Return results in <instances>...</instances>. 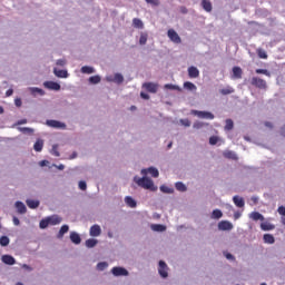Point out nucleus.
Returning a JSON list of instances; mask_svg holds the SVG:
<instances>
[{
    "instance_id": "48",
    "label": "nucleus",
    "mask_w": 285,
    "mask_h": 285,
    "mask_svg": "<svg viewBox=\"0 0 285 285\" xmlns=\"http://www.w3.org/2000/svg\"><path fill=\"white\" fill-rule=\"evenodd\" d=\"M147 41H148V35L142 33V35L140 36V39H139L140 46H146Z\"/></svg>"
},
{
    "instance_id": "52",
    "label": "nucleus",
    "mask_w": 285,
    "mask_h": 285,
    "mask_svg": "<svg viewBox=\"0 0 285 285\" xmlns=\"http://www.w3.org/2000/svg\"><path fill=\"white\" fill-rule=\"evenodd\" d=\"M145 1L146 3H149L150 6H155V7L159 6L160 3L159 0H145Z\"/></svg>"
},
{
    "instance_id": "39",
    "label": "nucleus",
    "mask_w": 285,
    "mask_h": 285,
    "mask_svg": "<svg viewBox=\"0 0 285 285\" xmlns=\"http://www.w3.org/2000/svg\"><path fill=\"white\" fill-rule=\"evenodd\" d=\"M166 90H178V92H181V88L179 86L173 85V83H167L165 85Z\"/></svg>"
},
{
    "instance_id": "13",
    "label": "nucleus",
    "mask_w": 285,
    "mask_h": 285,
    "mask_svg": "<svg viewBox=\"0 0 285 285\" xmlns=\"http://www.w3.org/2000/svg\"><path fill=\"white\" fill-rule=\"evenodd\" d=\"M1 259L3 264H7V266H14V264H17V261L14 259V257L10 255H3Z\"/></svg>"
},
{
    "instance_id": "38",
    "label": "nucleus",
    "mask_w": 285,
    "mask_h": 285,
    "mask_svg": "<svg viewBox=\"0 0 285 285\" xmlns=\"http://www.w3.org/2000/svg\"><path fill=\"white\" fill-rule=\"evenodd\" d=\"M184 88L186 90H197V86H195V83L190 82V81H186L184 82Z\"/></svg>"
},
{
    "instance_id": "50",
    "label": "nucleus",
    "mask_w": 285,
    "mask_h": 285,
    "mask_svg": "<svg viewBox=\"0 0 285 285\" xmlns=\"http://www.w3.org/2000/svg\"><path fill=\"white\" fill-rule=\"evenodd\" d=\"M217 141H219V137H217V136H212L209 138L210 146H216Z\"/></svg>"
},
{
    "instance_id": "36",
    "label": "nucleus",
    "mask_w": 285,
    "mask_h": 285,
    "mask_svg": "<svg viewBox=\"0 0 285 285\" xmlns=\"http://www.w3.org/2000/svg\"><path fill=\"white\" fill-rule=\"evenodd\" d=\"M256 52L259 59H268V53H266V50L259 48L256 50Z\"/></svg>"
},
{
    "instance_id": "34",
    "label": "nucleus",
    "mask_w": 285,
    "mask_h": 285,
    "mask_svg": "<svg viewBox=\"0 0 285 285\" xmlns=\"http://www.w3.org/2000/svg\"><path fill=\"white\" fill-rule=\"evenodd\" d=\"M27 206L29 208H39V200L28 199Z\"/></svg>"
},
{
    "instance_id": "16",
    "label": "nucleus",
    "mask_w": 285,
    "mask_h": 285,
    "mask_svg": "<svg viewBox=\"0 0 285 285\" xmlns=\"http://www.w3.org/2000/svg\"><path fill=\"white\" fill-rule=\"evenodd\" d=\"M249 218L253 219V222H264V215L259 212H253L249 214Z\"/></svg>"
},
{
    "instance_id": "44",
    "label": "nucleus",
    "mask_w": 285,
    "mask_h": 285,
    "mask_svg": "<svg viewBox=\"0 0 285 285\" xmlns=\"http://www.w3.org/2000/svg\"><path fill=\"white\" fill-rule=\"evenodd\" d=\"M10 244V238L8 236H2L0 238V246H8Z\"/></svg>"
},
{
    "instance_id": "31",
    "label": "nucleus",
    "mask_w": 285,
    "mask_h": 285,
    "mask_svg": "<svg viewBox=\"0 0 285 285\" xmlns=\"http://www.w3.org/2000/svg\"><path fill=\"white\" fill-rule=\"evenodd\" d=\"M261 228L262 230H275V225L271 223H262Z\"/></svg>"
},
{
    "instance_id": "1",
    "label": "nucleus",
    "mask_w": 285,
    "mask_h": 285,
    "mask_svg": "<svg viewBox=\"0 0 285 285\" xmlns=\"http://www.w3.org/2000/svg\"><path fill=\"white\" fill-rule=\"evenodd\" d=\"M134 181H136V184L140 186V188H145L146 190H157V187H155V183L153 181V179L148 177H142V178L135 177Z\"/></svg>"
},
{
    "instance_id": "10",
    "label": "nucleus",
    "mask_w": 285,
    "mask_h": 285,
    "mask_svg": "<svg viewBox=\"0 0 285 285\" xmlns=\"http://www.w3.org/2000/svg\"><path fill=\"white\" fill-rule=\"evenodd\" d=\"M142 88H145V90H147V92L155 94V92H157L158 86H157V83H154V82H145L142 85Z\"/></svg>"
},
{
    "instance_id": "53",
    "label": "nucleus",
    "mask_w": 285,
    "mask_h": 285,
    "mask_svg": "<svg viewBox=\"0 0 285 285\" xmlns=\"http://www.w3.org/2000/svg\"><path fill=\"white\" fill-rule=\"evenodd\" d=\"M180 122L183 124V126H186L187 128L190 127V120L188 119H181Z\"/></svg>"
},
{
    "instance_id": "41",
    "label": "nucleus",
    "mask_w": 285,
    "mask_h": 285,
    "mask_svg": "<svg viewBox=\"0 0 285 285\" xmlns=\"http://www.w3.org/2000/svg\"><path fill=\"white\" fill-rule=\"evenodd\" d=\"M160 190H161V193H167V195H171V193H175V189H173L168 186H165V185L160 186Z\"/></svg>"
},
{
    "instance_id": "29",
    "label": "nucleus",
    "mask_w": 285,
    "mask_h": 285,
    "mask_svg": "<svg viewBox=\"0 0 285 285\" xmlns=\"http://www.w3.org/2000/svg\"><path fill=\"white\" fill-rule=\"evenodd\" d=\"M151 230H154L155 233H164V230H166V226L155 224V225H151Z\"/></svg>"
},
{
    "instance_id": "28",
    "label": "nucleus",
    "mask_w": 285,
    "mask_h": 285,
    "mask_svg": "<svg viewBox=\"0 0 285 285\" xmlns=\"http://www.w3.org/2000/svg\"><path fill=\"white\" fill-rule=\"evenodd\" d=\"M80 72H82V75H92V73H95V68L83 66V67H81Z\"/></svg>"
},
{
    "instance_id": "26",
    "label": "nucleus",
    "mask_w": 285,
    "mask_h": 285,
    "mask_svg": "<svg viewBox=\"0 0 285 285\" xmlns=\"http://www.w3.org/2000/svg\"><path fill=\"white\" fill-rule=\"evenodd\" d=\"M33 150H36V153H41V150H43V140L38 139L33 145Z\"/></svg>"
},
{
    "instance_id": "42",
    "label": "nucleus",
    "mask_w": 285,
    "mask_h": 285,
    "mask_svg": "<svg viewBox=\"0 0 285 285\" xmlns=\"http://www.w3.org/2000/svg\"><path fill=\"white\" fill-rule=\"evenodd\" d=\"M89 82H91L94 85L100 83L101 82V77L100 76H91L89 78Z\"/></svg>"
},
{
    "instance_id": "51",
    "label": "nucleus",
    "mask_w": 285,
    "mask_h": 285,
    "mask_svg": "<svg viewBox=\"0 0 285 285\" xmlns=\"http://www.w3.org/2000/svg\"><path fill=\"white\" fill-rule=\"evenodd\" d=\"M78 186H79L80 190H86L88 188V185L83 180H80Z\"/></svg>"
},
{
    "instance_id": "49",
    "label": "nucleus",
    "mask_w": 285,
    "mask_h": 285,
    "mask_svg": "<svg viewBox=\"0 0 285 285\" xmlns=\"http://www.w3.org/2000/svg\"><path fill=\"white\" fill-rule=\"evenodd\" d=\"M97 268H98V271H106V268H108V263H106V262L98 263Z\"/></svg>"
},
{
    "instance_id": "35",
    "label": "nucleus",
    "mask_w": 285,
    "mask_h": 285,
    "mask_svg": "<svg viewBox=\"0 0 285 285\" xmlns=\"http://www.w3.org/2000/svg\"><path fill=\"white\" fill-rule=\"evenodd\" d=\"M97 239L95 238H89L86 240V246L87 248H95V246H97Z\"/></svg>"
},
{
    "instance_id": "40",
    "label": "nucleus",
    "mask_w": 285,
    "mask_h": 285,
    "mask_svg": "<svg viewBox=\"0 0 285 285\" xmlns=\"http://www.w3.org/2000/svg\"><path fill=\"white\" fill-rule=\"evenodd\" d=\"M47 226H50V218L49 217L40 220V224H39V227L42 228V229L46 228Z\"/></svg>"
},
{
    "instance_id": "21",
    "label": "nucleus",
    "mask_w": 285,
    "mask_h": 285,
    "mask_svg": "<svg viewBox=\"0 0 285 285\" xmlns=\"http://www.w3.org/2000/svg\"><path fill=\"white\" fill-rule=\"evenodd\" d=\"M223 156L225 157V159H233L234 161H237V154H235L234 151L226 150L223 153Z\"/></svg>"
},
{
    "instance_id": "57",
    "label": "nucleus",
    "mask_w": 285,
    "mask_h": 285,
    "mask_svg": "<svg viewBox=\"0 0 285 285\" xmlns=\"http://www.w3.org/2000/svg\"><path fill=\"white\" fill-rule=\"evenodd\" d=\"M14 104H16V106H17L18 108H21V99H20V98H17V99L14 100Z\"/></svg>"
},
{
    "instance_id": "62",
    "label": "nucleus",
    "mask_w": 285,
    "mask_h": 285,
    "mask_svg": "<svg viewBox=\"0 0 285 285\" xmlns=\"http://www.w3.org/2000/svg\"><path fill=\"white\" fill-rule=\"evenodd\" d=\"M13 224H14V226H19V224H20V220H19V218H17V217H13Z\"/></svg>"
},
{
    "instance_id": "55",
    "label": "nucleus",
    "mask_w": 285,
    "mask_h": 285,
    "mask_svg": "<svg viewBox=\"0 0 285 285\" xmlns=\"http://www.w3.org/2000/svg\"><path fill=\"white\" fill-rule=\"evenodd\" d=\"M278 214L283 215V217H285V207L284 206L278 207Z\"/></svg>"
},
{
    "instance_id": "45",
    "label": "nucleus",
    "mask_w": 285,
    "mask_h": 285,
    "mask_svg": "<svg viewBox=\"0 0 285 285\" xmlns=\"http://www.w3.org/2000/svg\"><path fill=\"white\" fill-rule=\"evenodd\" d=\"M235 127V124L233 122V119H227L225 125V130H233Z\"/></svg>"
},
{
    "instance_id": "7",
    "label": "nucleus",
    "mask_w": 285,
    "mask_h": 285,
    "mask_svg": "<svg viewBox=\"0 0 285 285\" xmlns=\"http://www.w3.org/2000/svg\"><path fill=\"white\" fill-rule=\"evenodd\" d=\"M111 273L115 275V277L128 276V271L124 267H114Z\"/></svg>"
},
{
    "instance_id": "2",
    "label": "nucleus",
    "mask_w": 285,
    "mask_h": 285,
    "mask_svg": "<svg viewBox=\"0 0 285 285\" xmlns=\"http://www.w3.org/2000/svg\"><path fill=\"white\" fill-rule=\"evenodd\" d=\"M250 83L253 86H255V88H259V90H266V88L268 87L266 85V80L259 78V77H253L250 80Z\"/></svg>"
},
{
    "instance_id": "32",
    "label": "nucleus",
    "mask_w": 285,
    "mask_h": 285,
    "mask_svg": "<svg viewBox=\"0 0 285 285\" xmlns=\"http://www.w3.org/2000/svg\"><path fill=\"white\" fill-rule=\"evenodd\" d=\"M224 217V214L219 209H214L212 213V219H222Z\"/></svg>"
},
{
    "instance_id": "27",
    "label": "nucleus",
    "mask_w": 285,
    "mask_h": 285,
    "mask_svg": "<svg viewBox=\"0 0 285 285\" xmlns=\"http://www.w3.org/2000/svg\"><path fill=\"white\" fill-rule=\"evenodd\" d=\"M263 239L265 244H275V236H273L272 234H265L263 236Z\"/></svg>"
},
{
    "instance_id": "22",
    "label": "nucleus",
    "mask_w": 285,
    "mask_h": 285,
    "mask_svg": "<svg viewBox=\"0 0 285 285\" xmlns=\"http://www.w3.org/2000/svg\"><path fill=\"white\" fill-rule=\"evenodd\" d=\"M132 26L134 28H137L138 30H144V21L139 18H134L132 19Z\"/></svg>"
},
{
    "instance_id": "61",
    "label": "nucleus",
    "mask_w": 285,
    "mask_h": 285,
    "mask_svg": "<svg viewBox=\"0 0 285 285\" xmlns=\"http://www.w3.org/2000/svg\"><path fill=\"white\" fill-rule=\"evenodd\" d=\"M225 257L226 259H235V256H233V254H229V253H227Z\"/></svg>"
},
{
    "instance_id": "20",
    "label": "nucleus",
    "mask_w": 285,
    "mask_h": 285,
    "mask_svg": "<svg viewBox=\"0 0 285 285\" xmlns=\"http://www.w3.org/2000/svg\"><path fill=\"white\" fill-rule=\"evenodd\" d=\"M70 240L72 242V244H81V236H79V234H77V232H71Z\"/></svg>"
},
{
    "instance_id": "8",
    "label": "nucleus",
    "mask_w": 285,
    "mask_h": 285,
    "mask_svg": "<svg viewBox=\"0 0 285 285\" xmlns=\"http://www.w3.org/2000/svg\"><path fill=\"white\" fill-rule=\"evenodd\" d=\"M148 173L149 175H151V177H155V178L159 177V170L155 167H149L148 169L141 170V175H148Z\"/></svg>"
},
{
    "instance_id": "17",
    "label": "nucleus",
    "mask_w": 285,
    "mask_h": 285,
    "mask_svg": "<svg viewBox=\"0 0 285 285\" xmlns=\"http://www.w3.org/2000/svg\"><path fill=\"white\" fill-rule=\"evenodd\" d=\"M202 7L206 12H213V3L210 0H202Z\"/></svg>"
},
{
    "instance_id": "43",
    "label": "nucleus",
    "mask_w": 285,
    "mask_h": 285,
    "mask_svg": "<svg viewBox=\"0 0 285 285\" xmlns=\"http://www.w3.org/2000/svg\"><path fill=\"white\" fill-rule=\"evenodd\" d=\"M114 81H115L116 83H124V76H122L121 73H116V75L114 76Z\"/></svg>"
},
{
    "instance_id": "18",
    "label": "nucleus",
    "mask_w": 285,
    "mask_h": 285,
    "mask_svg": "<svg viewBox=\"0 0 285 285\" xmlns=\"http://www.w3.org/2000/svg\"><path fill=\"white\" fill-rule=\"evenodd\" d=\"M125 204H127L129 208H137V200L130 196L125 197Z\"/></svg>"
},
{
    "instance_id": "25",
    "label": "nucleus",
    "mask_w": 285,
    "mask_h": 285,
    "mask_svg": "<svg viewBox=\"0 0 285 285\" xmlns=\"http://www.w3.org/2000/svg\"><path fill=\"white\" fill-rule=\"evenodd\" d=\"M16 208H17L18 213H20V215L26 214L27 208H26V205L22 202H17L16 203Z\"/></svg>"
},
{
    "instance_id": "37",
    "label": "nucleus",
    "mask_w": 285,
    "mask_h": 285,
    "mask_svg": "<svg viewBox=\"0 0 285 285\" xmlns=\"http://www.w3.org/2000/svg\"><path fill=\"white\" fill-rule=\"evenodd\" d=\"M175 186H176V190H179V193H186L187 190L186 185H184V183L181 181L176 183Z\"/></svg>"
},
{
    "instance_id": "23",
    "label": "nucleus",
    "mask_w": 285,
    "mask_h": 285,
    "mask_svg": "<svg viewBox=\"0 0 285 285\" xmlns=\"http://www.w3.org/2000/svg\"><path fill=\"white\" fill-rule=\"evenodd\" d=\"M60 222H62V218L58 215H53L49 217V223L51 226H57V224H59Z\"/></svg>"
},
{
    "instance_id": "64",
    "label": "nucleus",
    "mask_w": 285,
    "mask_h": 285,
    "mask_svg": "<svg viewBox=\"0 0 285 285\" xmlns=\"http://www.w3.org/2000/svg\"><path fill=\"white\" fill-rule=\"evenodd\" d=\"M281 135L285 137V125L281 128Z\"/></svg>"
},
{
    "instance_id": "14",
    "label": "nucleus",
    "mask_w": 285,
    "mask_h": 285,
    "mask_svg": "<svg viewBox=\"0 0 285 285\" xmlns=\"http://www.w3.org/2000/svg\"><path fill=\"white\" fill-rule=\"evenodd\" d=\"M188 77L190 79H197V77H199V69H197V67H189Z\"/></svg>"
},
{
    "instance_id": "47",
    "label": "nucleus",
    "mask_w": 285,
    "mask_h": 285,
    "mask_svg": "<svg viewBox=\"0 0 285 285\" xmlns=\"http://www.w3.org/2000/svg\"><path fill=\"white\" fill-rule=\"evenodd\" d=\"M51 155H53V157H60V154H59V145H53V146H52Z\"/></svg>"
},
{
    "instance_id": "6",
    "label": "nucleus",
    "mask_w": 285,
    "mask_h": 285,
    "mask_svg": "<svg viewBox=\"0 0 285 285\" xmlns=\"http://www.w3.org/2000/svg\"><path fill=\"white\" fill-rule=\"evenodd\" d=\"M47 126L50 128H59L60 130H66V124L58 120H47Z\"/></svg>"
},
{
    "instance_id": "11",
    "label": "nucleus",
    "mask_w": 285,
    "mask_h": 285,
    "mask_svg": "<svg viewBox=\"0 0 285 285\" xmlns=\"http://www.w3.org/2000/svg\"><path fill=\"white\" fill-rule=\"evenodd\" d=\"M89 235L91 237H99L101 235V227L99 225H94L90 227Z\"/></svg>"
},
{
    "instance_id": "12",
    "label": "nucleus",
    "mask_w": 285,
    "mask_h": 285,
    "mask_svg": "<svg viewBox=\"0 0 285 285\" xmlns=\"http://www.w3.org/2000/svg\"><path fill=\"white\" fill-rule=\"evenodd\" d=\"M45 88H48V90H61V85L55 81H46Z\"/></svg>"
},
{
    "instance_id": "56",
    "label": "nucleus",
    "mask_w": 285,
    "mask_h": 285,
    "mask_svg": "<svg viewBox=\"0 0 285 285\" xmlns=\"http://www.w3.org/2000/svg\"><path fill=\"white\" fill-rule=\"evenodd\" d=\"M141 99H150V96L146 92H140Z\"/></svg>"
},
{
    "instance_id": "46",
    "label": "nucleus",
    "mask_w": 285,
    "mask_h": 285,
    "mask_svg": "<svg viewBox=\"0 0 285 285\" xmlns=\"http://www.w3.org/2000/svg\"><path fill=\"white\" fill-rule=\"evenodd\" d=\"M256 75H265V77H271V71L268 69H256Z\"/></svg>"
},
{
    "instance_id": "30",
    "label": "nucleus",
    "mask_w": 285,
    "mask_h": 285,
    "mask_svg": "<svg viewBox=\"0 0 285 285\" xmlns=\"http://www.w3.org/2000/svg\"><path fill=\"white\" fill-rule=\"evenodd\" d=\"M219 92H220V95H224V96L233 95V92H235V89L233 87L228 86V87L220 89Z\"/></svg>"
},
{
    "instance_id": "4",
    "label": "nucleus",
    "mask_w": 285,
    "mask_h": 285,
    "mask_svg": "<svg viewBox=\"0 0 285 285\" xmlns=\"http://www.w3.org/2000/svg\"><path fill=\"white\" fill-rule=\"evenodd\" d=\"M158 273L160 277H163L164 279L168 277V265L166 264V262L164 261L159 262Z\"/></svg>"
},
{
    "instance_id": "5",
    "label": "nucleus",
    "mask_w": 285,
    "mask_h": 285,
    "mask_svg": "<svg viewBox=\"0 0 285 285\" xmlns=\"http://www.w3.org/2000/svg\"><path fill=\"white\" fill-rule=\"evenodd\" d=\"M193 115H196V117H199V119H215V115H213L210 111L194 110Z\"/></svg>"
},
{
    "instance_id": "60",
    "label": "nucleus",
    "mask_w": 285,
    "mask_h": 285,
    "mask_svg": "<svg viewBox=\"0 0 285 285\" xmlns=\"http://www.w3.org/2000/svg\"><path fill=\"white\" fill-rule=\"evenodd\" d=\"M14 91L12 90V89H8L7 90V92H6V95H7V97H12V94H13Z\"/></svg>"
},
{
    "instance_id": "3",
    "label": "nucleus",
    "mask_w": 285,
    "mask_h": 285,
    "mask_svg": "<svg viewBox=\"0 0 285 285\" xmlns=\"http://www.w3.org/2000/svg\"><path fill=\"white\" fill-rule=\"evenodd\" d=\"M167 37L173 41V43H181V37H179V33H177L175 29H169L167 31Z\"/></svg>"
},
{
    "instance_id": "15",
    "label": "nucleus",
    "mask_w": 285,
    "mask_h": 285,
    "mask_svg": "<svg viewBox=\"0 0 285 285\" xmlns=\"http://www.w3.org/2000/svg\"><path fill=\"white\" fill-rule=\"evenodd\" d=\"M233 202H234L235 206H237V208H244V206H246L244 198H242L239 196H234Z\"/></svg>"
},
{
    "instance_id": "24",
    "label": "nucleus",
    "mask_w": 285,
    "mask_h": 285,
    "mask_svg": "<svg viewBox=\"0 0 285 285\" xmlns=\"http://www.w3.org/2000/svg\"><path fill=\"white\" fill-rule=\"evenodd\" d=\"M242 75H244V71L239 67L233 68L234 79H242Z\"/></svg>"
},
{
    "instance_id": "33",
    "label": "nucleus",
    "mask_w": 285,
    "mask_h": 285,
    "mask_svg": "<svg viewBox=\"0 0 285 285\" xmlns=\"http://www.w3.org/2000/svg\"><path fill=\"white\" fill-rule=\"evenodd\" d=\"M68 230H70V227L68 225H62L58 233L59 239H61V237H63V235L68 233Z\"/></svg>"
},
{
    "instance_id": "58",
    "label": "nucleus",
    "mask_w": 285,
    "mask_h": 285,
    "mask_svg": "<svg viewBox=\"0 0 285 285\" xmlns=\"http://www.w3.org/2000/svg\"><path fill=\"white\" fill-rule=\"evenodd\" d=\"M203 126H204V124H202V122L194 124V128H197V129L202 128Z\"/></svg>"
},
{
    "instance_id": "19",
    "label": "nucleus",
    "mask_w": 285,
    "mask_h": 285,
    "mask_svg": "<svg viewBox=\"0 0 285 285\" xmlns=\"http://www.w3.org/2000/svg\"><path fill=\"white\" fill-rule=\"evenodd\" d=\"M53 75H56V77H59L60 79H66L68 77V71L55 68Z\"/></svg>"
},
{
    "instance_id": "9",
    "label": "nucleus",
    "mask_w": 285,
    "mask_h": 285,
    "mask_svg": "<svg viewBox=\"0 0 285 285\" xmlns=\"http://www.w3.org/2000/svg\"><path fill=\"white\" fill-rule=\"evenodd\" d=\"M218 229L219 230H233V223H230L228 220H222L218 224Z\"/></svg>"
},
{
    "instance_id": "63",
    "label": "nucleus",
    "mask_w": 285,
    "mask_h": 285,
    "mask_svg": "<svg viewBox=\"0 0 285 285\" xmlns=\"http://www.w3.org/2000/svg\"><path fill=\"white\" fill-rule=\"evenodd\" d=\"M22 268H26V271H32V267H30V265L23 264Z\"/></svg>"
},
{
    "instance_id": "59",
    "label": "nucleus",
    "mask_w": 285,
    "mask_h": 285,
    "mask_svg": "<svg viewBox=\"0 0 285 285\" xmlns=\"http://www.w3.org/2000/svg\"><path fill=\"white\" fill-rule=\"evenodd\" d=\"M21 130H22V132H33V130L28 127H24Z\"/></svg>"
},
{
    "instance_id": "54",
    "label": "nucleus",
    "mask_w": 285,
    "mask_h": 285,
    "mask_svg": "<svg viewBox=\"0 0 285 285\" xmlns=\"http://www.w3.org/2000/svg\"><path fill=\"white\" fill-rule=\"evenodd\" d=\"M57 66H60V67H63V66H66V59H59V60H57Z\"/></svg>"
}]
</instances>
